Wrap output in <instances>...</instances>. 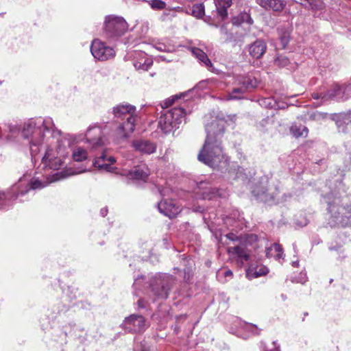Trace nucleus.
<instances>
[{"instance_id":"obj_17","label":"nucleus","mask_w":351,"mask_h":351,"mask_svg":"<svg viewBox=\"0 0 351 351\" xmlns=\"http://www.w3.org/2000/svg\"><path fill=\"white\" fill-rule=\"evenodd\" d=\"M157 208L159 212L169 218H173L181 211L180 205L171 199H163L157 204Z\"/></svg>"},{"instance_id":"obj_5","label":"nucleus","mask_w":351,"mask_h":351,"mask_svg":"<svg viewBox=\"0 0 351 351\" xmlns=\"http://www.w3.org/2000/svg\"><path fill=\"white\" fill-rule=\"evenodd\" d=\"M115 121L119 122L117 133L119 137L128 138L135 130L137 115L136 107L129 104H120L112 108Z\"/></svg>"},{"instance_id":"obj_8","label":"nucleus","mask_w":351,"mask_h":351,"mask_svg":"<svg viewBox=\"0 0 351 351\" xmlns=\"http://www.w3.org/2000/svg\"><path fill=\"white\" fill-rule=\"evenodd\" d=\"M127 29L128 24L123 18L114 15L106 16L103 36L109 42H115L125 33Z\"/></svg>"},{"instance_id":"obj_4","label":"nucleus","mask_w":351,"mask_h":351,"mask_svg":"<svg viewBox=\"0 0 351 351\" xmlns=\"http://www.w3.org/2000/svg\"><path fill=\"white\" fill-rule=\"evenodd\" d=\"M323 199L327 204L330 214L329 223L331 226H347L351 219V204L346 202L336 189L322 194Z\"/></svg>"},{"instance_id":"obj_49","label":"nucleus","mask_w":351,"mask_h":351,"mask_svg":"<svg viewBox=\"0 0 351 351\" xmlns=\"http://www.w3.org/2000/svg\"><path fill=\"white\" fill-rule=\"evenodd\" d=\"M108 214V209L107 208H103L100 210V215L103 217H106Z\"/></svg>"},{"instance_id":"obj_43","label":"nucleus","mask_w":351,"mask_h":351,"mask_svg":"<svg viewBox=\"0 0 351 351\" xmlns=\"http://www.w3.org/2000/svg\"><path fill=\"white\" fill-rule=\"evenodd\" d=\"M154 47L157 50H158L160 51H167V47L164 43H156L154 45Z\"/></svg>"},{"instance_id":"obj_30","label":"nucleus","mask_w":351,"mask_h":351,"mask_svg":"<svg viewBox=\"0 0 351 351\" xmlns=\"http://www.w3.org/2000/svg\"><path fill=\"white\" fill-rule=\"evenodd\" d=\"M291 134L296 138L306 137L308 134V129L304 125H293L291 127Z\"/></svg>"},{"instance_id":"obj_42","label":"nucleus","mask_w":351,"mask_h":351,"mask_svg":"<svg viewBox=\"0 0 351 351\" xmlns=\"http://www.w3.org/2000/svg\"><path fill=\"white\" fill-rule=\"evenodd\" d=\"M324 93H313L312 97L314 99H322L323 101H326V97H324Z\"/></svg>"},{"instance_id":"obj_28","label":"nucleus","mask_w":351,"mask_h":351,"mask_svg":"<svg viewBox=\"0 0 351 351\" xmlns=\"http://www.w3.org/2000/svg\"><path fill=\"white\" fill-rule=\"evenodd\" d=\"M232 23L235 25H241L243 23L252 25L253 20L250 16V14L246 12L239 13L237 16L232 19Z\"/></svg>"},{"instance_id":"obj_22","label":"nucleus","mask_w":351,"mask_h":351,"mask_svg":"<svg viewBox=\"0 0 351 351\" xmlns=\"http://www.w3.org/2000/svg\"><path fill=\"white\" fill-rule=\"evenodd\" d=\"M266 49V43L263 40L257 39L249 45L248 51L252 58L259 59L265 54Z\"/></svg>"},{"instance_id":"obj_52","label":"nucleus","mask_w":351,"mask_h":351,"mask_svg":"<svg viewBox=\"0 0 351 351\" xmlns=\"http://www.w3.org/2000/svg\"><path fill=\"white\" fill-rule=\"evenodd\" d=\"M204 208L202 206H197V207L193 208V210L195 212H198V213H202L204 211Z\"/></svg>"},{"instance_id":"obj_51","label":"nucleus","mask_w":351,"mask_h":351,"mask_svg":"<svg viewBox=\"0 0 351 351\" xmlns=\"http://www.w3.org/2000/svg\"><path fill=\"white\" fill-rule=\"evenodd\" d=\"M158 192L159 193L162 195V196H165L167 194H166V189H163V188H160L159 187L158 188Z\"/></svg>"},{"instance_id":"obj_38","label":"nucleus","mask_w":351,"mask_h":351,"mask_svg":"<svg viewBox=\"0 0 351 351\" xmlns=\"http://www.w3.org/2000/svg\"><path fill=\"white\" fill-rule=\"evenodd\" d=\"M261 348L263 351H280V345L276 341H273L271 348L269 349L265 348V345L263 342L261 343Z\"/></svg>"},{"instance_id":"obj_23","label":"nucleus","mask_w":351,"mask_h":351,"mask_svg":"<svg viewBox=\"0 0 351 351\" xmlns=\"http://www.w3.org/2000/svg\"><path fill=\"white\" fill-rule=\"evenodd\" d=\"M224 223L228 227L234 228H242L243 225L244 217L243 215L237 210L232 212L230 215L225 217L223 219Z\"/></svg>"},{"instance_id":"obj_29","label":"nucleus","mask_w":351,"mask_h":351,"mask_svg":"<svg viewBox=\"0 0 351 351\" xmlns=\"http://www.w3.org/2000/svg\"><path fill=\"white\" fill-rule=\"evenodd\" d=\"M183 264L185 266L184 269V281L189 282L193 275V268L194 263L191 259L184 258Z\"/></svg>"},{"instance_id":"obj_45","label":"nucleus","mask_w":351,"mask_h":351,"mask_svg":"<svg viewBox=\"0 0 351 351\" xmlns=\"http://www.w3.org/2000/svg\"><path fill=\"white\" fill-rule=\"evenodd\" d=\"M268 123V119H263L257 123V128L263 129Z\"/></svg>"},{"instance_id":"obj_53","label":"nucleus","mask_w":351,"mask_h":351,"mask_svg":"<svg viewBox=\"0 0 351 351\" xmlns=\"http://www.w3.org/2000/svg\"><path fill=\"white\" fill-rule=\"evenodd\" d=\"M143 278L144 277H143V276H138V277L135 278H134V285H137V283H138V280H139V278Z\"/></svg>"},{"instance_id":"obj_35","label":"nucleus","mask_w":351,"mask_h":351,"mask_svg":"<svg viewBox=\"0 0 351 351\" xmlns=\"http://www.w3.org/2000/svg\"><path fill=\"white\" fill-rule=\"evenodd\" d=\"M183 95H184V94L175 95H173V96L165 99L164 101H162L160 103V106H161L162 108H169L174 103V101L176 100L181 98V97Z\"/></svg>"},{"instance_id":"obj_21","label":"nucleus","mask_w":351,"mask_h":351,"mask_svg":"<svg viewBox=\"0 0 351 351\" xmlns=\"http://www.w3.org/2000/svg\"><path fill=\"white\" fill-rule=\"evenodd\" d=\"M136 59L133 61V65L136 70H142L143 71H148L153 64L152 58L147 56V54L143 51H136L134 53Z\"/></svg>"},{"instance_id":"obj_39","label":"nucleus","mask_w":351,"mask_h":351,"mask_svg":"<svg viewBox=\"0 0 351 351\" xmlns=\"http://www.w3.org/2000/svg\"><path fill=\"white\" fill-rule=\"evenodd\" d=\"M329 250L330 251H335L337 252L340 251L339 256H338V258H339V259H343L346 257V256L343 254V251L341 250V247L340 246H332V247H329Z\"/></svg>"},{"instance_id":"obj_27","label":"nucleus","mask_w":351,"mask_h":351,"mask_svg":"<svg viewBox=\"0 0 351 351\" xmlns=\"http://www.w3.org/2000/svg\"><path fill=\"white\" fill-rule=\"evenodd\" d=\"M266 256L268 258L274 257L276 260H280L283 257L282 247L278 243H274L267 248Z\"/></svg>"},{"instance_id":"obj_9","label":"nucleus","mask_w":351,"mask_h":351,"mask_svg":"<svg viewBox=\"0 0 351 351\" xmlns=\"http://www.w3.org/2000/svg\"><path fill=\"white\" fill-rule=\"evenodd\" d=\"M252 193L257 201L268 205L276 203L278 195V189L275 186H269L267 178L263 177L251 187Z\"/></svg>"},{"instance_id":"obj_57","label":"nucleus","mask_w":351,"mask_h":351,"mask_svg":"<svg viewBox=\"0 0 351 351\" xmlns=\"http://www.w3.org/2000/svg\"><path fill=\"white\" fill-rule=\"evenodd\" d=\"M221 30L223 31V26L221 27Z\"/></svg>"},{"instance_id":"obj_2","label":"nucleus","mask_w":351,"mask_h":351,"mask_svg":"<svg viewBox=\"0 0 351 351\" xmlns=\"http://www.w3.org/2000/svg\"><path fill=\"white\" fill-rule=\"evenodd\" d=\"M226 123L223 120L215 119L206 125V138L197 156L200 162L221 171L228 167V158L221 147Z\"/></svg>"},{"instance_id":"obj_25","label":"nucleus","mask_w":351,"mask_h":351,"mask_svg":"<svg viewBox=\"0 0 351 351\" xmlns=\"http://www.w3.org/2000/svg\"><path fill=\"white\" fill-rule=\"evenodd\" d=\"M217 15L224 20L228 16V8L232 5V0H215Z\"/></svg>"},{"instance_id":"obj_36","label":"nucleus","mask_w":351,"mask_h":351,"mask_svg":"<svg viewBox=\"0 0 351 351\" xmlns=\"http://www.w3.org/2000/svg\"><path fill=\"white\" fill-rule=\"evenodd\" d=\"M289 63V58L283 55H280L275 59V64L280 67H285Z\"/></svg>"},{"instance_id":"obj_14","label":"nucleus","mask_w":351,"mask_h":351,"mask_svg":"<svg viewBox=\"0 0 351 351\" xmlns=\"http://www.w3.org/2000/svg\"><path fill=\"white\" fill-rule=\"evenodd\" d=\"M227 252L230 258L234 260L239 266H242L244 262L250 259V251L247 249L245 243H241L234 247H229Z\"/></svg>"},{"instance_id":"obj_6","label":"nucleus","mask_w":351,"mask_h":351,"mask_svg":"<svg viewBox=\"0 0 351 351\" xmlns=\"http://www.w3.org/2000/svg\"><path fill=\"white\" fill-rule=\"evenodd\" d=\"M186 112L183 107L165 111L158 119V128L165 134L174 132L184 121Z\"/></svg>"},{"instance_id":"obj_34","label":"nucleus","mask_w":351,"mask_h":351,"mask_svg":"<svg viewBox=\"0 0 351 351\" xmlns=\"http://www.w3.org/2000/svg\"><path fill=\"white\" fill-rule=\"evenodd\" d=\"M306 3V5L308 7V8L313 10H322L324 7V3L322 0H305Z\"/></svg>"},{"instance_id":"obj_37","label":"nucleus","mask_w":351,"mask_h":351,"mask_svg":"<svg viewBox=\"0 0 351 351\" xmlns=\"http://www.w3.org/2000/svg\"><path fill=\"white\" fill-rule=\"evenodd\" d=\"M150 5L154 10H162L165 8L166 3L162 0H152Z\"/></svg>"},{"instance_id":"obj_40","label":"nucleus","mask_w":351,"mask_h":351,"mask_svg":"<svg viewBox=\"0 0 351 351\" xmlns=\"http://www.w3.org/2000/svg\"><path fill=\"white\" fill-rule=\"evenodd\" d=\"M262 105H264L267 108H271L275 107V104H274V101L270 98H265L262 101Z\"/></svg>"},{"instance_id":"obj_33","label":"nucleus","mask_w":351,"mask_h":351,"mask_svg":"<svg viewBox=\"0 0 351 351\" xmlns=\"http://www.w3.org/2000/svg\"><path fill=\"white\" fill-rule=\"evenodd\" d=\"M191 14L197 19H201L204 16L205 9L203 3L194 4L190 9Z\"/></svg>"},{"instance_id":"obj_44","label":"nucleus","mask_w":351,"mask_h":351,"mask_svg":"<svg viewBox=\"0 0 351 351\" xmlns=\"http://www.w3.org/2000/svg\"><path fill=\"white\" fill-rule=\"evenodd\" d=\"M226 237L229 240L232 241H239L240 240V237L237 236V234H235L233 232H230V233L227 234H226Z\"/></svg>"},{"instance_id":"obj_15","label":"nucleus","mask_w":351,"mask_h":351,"mask_svg":"<svg viewBox=\"0 0 351 351\" xmlns=\"http://www.w3.org/2000/svg\"><path fill=\"white\" fill-rule=\"evenodd\" d=\"M350 82L346 85L333 84L324 95L327 101L330 99H347L351 97V88H349Z\"/></svg>"},{"instance_id":"obj_12","label":"nucleus","mask_w":351,"mask_h":351,"mask_svg":"<svg viewBox=\"0 0 351 351\" xmlns=\"http://www.w3.org/2000/svg\"><path fill=\"white\" fill-rule=\"evenodd\" d=\"M90 51L93 57L100 61L111 59L115 56L114 49L99 39H95L93 41Z\"/></svg>"},{"instance_id":"obj_13","label":"nucleus","mask_w":351,"mask_h":351,"mask_svg":"<svg viewBox=\"0 0 351 351\" xmlns=\"http://www.w3.org/2000/svg\"><path fill=\"white\" fill-rule=\"evenodd\" d=\"M85 136L92 149L99 148L104 145V129L97 123L89 126Z\"/></svg>"},{"instance_id":"obj_10","label":"nucleus","mask_w":351,"mask_h":351,"mask_svg":"<svg viewBox=\"0 0 351 351\" xmlns=\"http://www.w3.org/2000/svg\"><path fill=\"white\" fill-rule=\"evenodd\" d=\"M120 326L128 333H140L145 331L147 327L145 318L138 314L126 317Z\"/></svg>"},{"instance_id":"obj_55","label":"nucleus","mask_w":351,"mask_h":351,"mask_svg":"<svg viewBox=\"0 0 351 351\" xmlns=\"http://www.w3.org/2000/svg\"><path fill=\"white\" fill-rule=\"evenodd\" d=\"M283 300H285L286 299V296H285L283 294L281 295Z\"/></svg>"},{"instance_id":"obj_11","label":"nucleus","mask_w":351,"mask_h":351,"mask_svg":"<svg viewBox=\"0 0 351 351\" xmlns=\"http://www.w3.org/2000/svg\"><path fill=\"white\" fill-rule=\"evenodd\" d=\"M193 193L195 198L198 199H212L215 197L222 195L219 189L213 186L207 181H201L197 183Z\"/></svg>"},{"instance_id":"obj_20","label":"nucleus","mask_w":351,"mask_h":351,"mask_svg":"<svg viewBox=\"0 0 351 351\" xmlns=\"http://www.w3.org/2000/svg\"><path fill=\"white\" fill-rule=\"evenodd\" d=\"M259 82L252 75H239L234 77V84L241 86L245 91L256 88Z\"/></svg>"},{"instance_id":"obj_31","label":"nucleus","mask_w":351,"mask_h":351,"mask_svg":"<svg viewBox=\"0 0 351 351\" xmlns=\"http://www.w3.org/2000/svg\"><path fill=\"white\" fill-rule=\"evenodd\" d=\"M245 92L241 86H239V87L234 88L232 92L228 93L226 100L241 99L243 98V95Z\"/></svg>"},{"instance_id":"obj_3","label":"nucleus","mask_w":351,"mask_h":351,"mask_svg":"<svg viewBox=\"0 0 351 351\" xmlns=\"http://www.w3.org/2000/svg\"><path fill=\"white\" fill-rule=\"evenodd\" d=\"M45 173V176L32 178L29 176L24 175L6 192H0V210H8L12 207L16 199L23 201L22 198L29 192L42 189L49 184L66 177L63 172H57L52 175L47 172Z\"/></svg>"},{"instance_id":"obj_50","label":"nucleus","mask_w":351,"mask_h":351,"mask_svg":"<svg viewBox=\"0 0 351 351\" xmlns=\"http://www.w3.org/2000/svg\"><path fill=\"white\" fill-rule=\"evenodd\" d=\"M223 275L225 277H232L233 274L231 270L228 269L224 271Z\"/></svg>"},{"instance_id":"obj_32","label":"nucleus","mask_w":351,"mask_h":351,"mask_svg":"<svg viewBox=\"0 0 351 351\" xmlns=\"http://www.w3.org/2000/svg\"><path fill=\"white\" fill-rule=\"evenodd\" d=\"M72 156L75 161L82 162L87 158L88 154L84 149L77 147L73 151Z\"/></svg>"},{"instance_id":"obj_7","label":"nucleus","mask_w":351,"mask_h":351,"mask_svg":"<svg viewBox=\"0 0 351 351\" xmlns=\"http://www.w3.org/2000/svg\"><path fill=\"white\" fill-rule=\"evenodd\" d=\"M176 278L168 274H156L149 280L152 294L158 299H167L175 285Z\"/></svg>"},{"instance_id":"obj_26","label":"nucleus","mask_w":351,"mask_h":351,"mask_svg":"<svg viewBox=\"0 0 351 351\" xmlns=\"http://www.w3.org/2000/svg\"><path fill=\"white\" fill-rule=\"evenodd\" d=\"M193 55L208 70H211L213 68V64L210 60L208 58L207 54L199 48L194 47L191 50Z\"/></svg>"},{"instance_id":"obj_19","label":"nucleus","mask_w":351,"mask_h":351,"mask_svg":"<svg viewBox=\"0 0 351 351\" xmlns=\"http://www.w3.org/2000/svg\"><path fill=\"white\" fill-rule=\"evenodd\" d=\"M132 147L141 154H151L156 150V145L146 139H136L132 143Z\"/></svg>"},{"instance_id":"obj_24","label":"nucleus","mask_w":351,"mask_h":351,"mask_svg":"<svg viewBox=\"0 0 351 351\" xmlns=\"http://www.w3.org/2000/svg\"><path fill=\"white\" fill-rule=\"evenodd\" d=\"M257 3L262 8L275 12L282 11L286 5V2L283 0H258Z\"/></svg>"},{"instance_id":"obj_54","label":"nucleus","mask_w":351,"mask_h":351,"mask_svg":"<svg viewBox=\"0 0 351 351\" xmlns=\"http://www.w3.org/2000/svg\"><path fill=\"white\" fill-rule=\"evenodd\" d=\"M291 265L293 267H298L299 266V261H293L291 263Z\"/></svg>"},{"instance_id":"obj_46","label":"nucleus","mask_w":351,"mask_h":351,"mask_svg":"<svg viewBox=\"0 0 351 351\" xmlns=\"http://www.w3.org/2000/svg\"><path fill=\"white\" fill-rule=\"evenodd\" d=\"M306 279H307V277H306V274L301 273L300 278L298 280V282L303 284L306 281Z\"/></svg>"},{"instance_id":"obj_47","label":"nucleus","mask_w":351,"mask_h":351,"mask_svg":"<svg viewBox=\"0 0 351 351\" xmlns=\"http://www.w3.org/2000/svg\"><path fill=\"white\" fill-rule=\"evenodd\" d=\"M137 304L139 308H145V301L143 299H139L137 302Z\"/></svg>"},{"instance_id":"obj_56","label":"nucleus","mask_w":351,"mask_h":351,"mask_svg":"<svg viewBox=\"0 0 351 351\" xmlns=\"http://www.w3.org/2000/svg\"><path fill=\"white\" fill-rule=\"evenodd\" d=\"M308 315V313L307 312H305V313H304V316H307Z\"/></svg>"},{"instance_id":"obj_18","label":"nucleus","mask_w":351,"mask_h":351,"mask_svg":"<svg viewBox=\"0 0 351 351\" xmlns=\"http://www.w3.org/2000/svg\"><path fill=\"white\" fill-rule=\"evenodd\" d=\"M115 161V158L113 156H108L106 152H103L99 157L95 158L93 162V165L99 170L106 172H112L114 168L112 165L114 164Z\"/></svg>"},{"instance_id":"obj_16","label":"nucleus","mask_w":351,"mask_h":351,"mask_svg":"<svg viewBox=\"0 0 351 351\" xmlns=\"http://www.w3.org/2000/svg\"><path fill=\"white\" fill-rule=\"evenodd\" d=\"M124 175L133 183L145 182L149 175V171L145 164L134 167L124 173Z\"/></svg>"},{"instance_id":"obj_48","label":"nucleus","mask_w":351,"mask_h":351,"mask_svg":"<svg viewBox=\"0 0 351 351\" xmlns=\"http://www.w3.org/2000/svg\"><path fill=\"white\" fill-rule=\"evenodd\" d=\"M249 327L250 328H254L255 330H252V333L254 335H258L260 334L259 331H258V328L256 325H254V324H250L249 325Z\"/></svg>"},{"instance_id":"obj_1","label":"nucleus","mask_w":351,"mask_h":351,"mask_svg":"<svg viewBox=\"0 0 351 351\" xmlns=\"http://www.w3.org/2000/svg\"><path fill=\"white\" fill-rule=\"evenodd\" d=\"M8 127L12 134L21 132L29 146L32 162L36 164L40 159V165L45 171L59 169L64 158L70 154L69 140L62 136L50 117L31 118L24 123L22 130L16 124H10Z\"/></svg>"},{"instance_id":"obj_58","label":"nucleus","mask_w":351,"mask_h":351,"mask_svg":"<svg viewBox=\"0 0 351 351\" xmlns=\"http://www.w3.org/2000/svg\"><path fill=\"white\" fill-rule=\"evenodd\" d=\"M84 171H85V170L80 171L79 172L82 173V172H84Z\"/></svg>"},{"instance_id":"obj_41","label":"nucleus","mask_w":351,"mask_h":351,"mask_svg":"<svg viewBox=\"0 0 351 351\" xmlns=\"http://www.w3.org/2000/svg\"><path fill=\"white\" fill-rule=\"evenodd\" d=\"M267 272L268 269L266 267H261L258 270V268H256L254 271V277L257 278L261 276L266 274Z\"/></svg>"}]
</instances>
